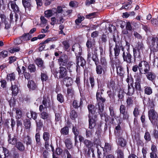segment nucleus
<instances>
[{"label":"nucleus","mask_w":158,"mask_h":158,"mask_svg":"<svg viewBox=\"0 0 158 158\" xmlns=\"http://www.w3.org/2000/svg\"><path fill=\"white\" fill-rule=\"evenodd\" d=\"M120 50L122 51L123 52L124 50V47L122 44L115 45L114 48L115 57H114L111 52H110V62L112 66H113L114 64H117V61H119L117 59V57L119 55Z\"/></svg>","instance_id":"1"},{"label":"nucleus","mask_w":158,"mask_h":158,"mask_svg":"<svg viewBox=\"0 0 158 158\" xmlns=\"http://www.w3.org/2000/svg\"><path fill=\"white\" fill-rule=\"evenodd\" d=\"M72 50L75 52L77 63L78 64V63L80 62V65L83 67L85 65L86 62L84 59L81 56V55L82 50L80 45L78 44H74L73 46Z\"/></svg>","instance_id":"2"},{"label":"nucleus","mask_w":158,"mask_h":158,"mask_svg":"<svg viewBox=\"0 0 158 158\" xmlns=\"http://www.w3.org/2000/svg\"><path fill=\"white\" fill-rule=\"evenodd\" d=\"M6 78L7 80H10L11 83V90L12 94L14 96L17 95L18 92L19 83L18 81L15 80V76L14 73L7 74Z\"/></svg>","instance_id":"3"},{"label":"nucleus","mask_w":158,"mask_h":158,"mask_svg":"<svg viewBox=\"0 0 158 158\" xmlns=\"http://www.w3.org/2000/svg\"><path fill=\"white\" fill-rule=\"evenodd\" d=\"M0 17L1 19V29H3L7 32L9 31L11 28L10 22L4 15L1 14Z\"/></svg>","instance_id":"4"},{"label":"nucleus","mask_w":158,"mask_h":158,"mask_svg":"<svg viewBox=\"0 0 158 158\" xmlns=\"http://www.w3.org/2000/svg\"><path fill=\"white\" fill-rule=\"evenodd\" d=\"M149 119L153 125H156L158 121V114L154 109H149L148 112Z\"/></svg>","instance_id":"5"},{"label":"nucleus","mask_w":158,"mask_h":158,"mask_svg":"<svg viewBox=\"0 0 158 158\" xmlns=\"http://www.w3.org/2000/svg\"><path fill=\"white\" fill-rule=\"evenodd\" d=\"M79 63H78V64L76 63L77 65L75 63L72 61H69L67 63L66 65V68L69 70L70 73V76L73 77V73L76 70V72H77L78 68L80 67L79 65Z\"/></svg>","instance_id":"6"},{"label":"nucleus","mask_w":158,"mask_h":158,"mask_svg":"<svg viewBox=\"0 0 158 158\" xmlns=\"http://www.w3.org/2000/svg\"><path fill=\"white\" fill-rule=\"evenodd\" d=\"M140 74H146L150 70V67L148 62L142 61L138 64Z\"/></svg>","instance_id":"7"},{"label":"nucleus","mask_w":158,"mask_h":158,"mask_svg":"<svg viewBox=\"0 0 158 158\" xmlns=\"http://www.w3.org/2000/svg\"><path fill=\"white\" fill-rule=\"evenodd\" d=\"M150 48L154 52L158 51V37L156 36L152 37L150 44Z\"/></svg>","instance_id":"8"},{"label":"nucleus","mask_w":158,"mask_h":158,"mask_svg":"<svg viewBox=\"0 0 158 158\" xmlns=\"http://www.w3.org/2000/svg\"><path fill=\"white\" fill-rule=\"evenodd\" d=\"M132 27L131 23L129 22H127L126 24V29L123 30L122 31V33L123 35H126L129 37H131L132 35Z\"/></svg>","instance_id":"9"},{"label":"nucleus","mask_w":158,"mask_h":158,"mask_svg":"<svg viewBox=\"0 0 158 158\" xmlns=\"http://www.w3.org/2000/svg\"><path fill=\"white\" fill-rule=\"evenodd\" d=\"M129 48H128L127 51L125 50L122 54V56L124 61H125L129 64L131 63L132 56L129 51Z\"/></svg>","instance_id":"10"},{"label":"nucleus","mask_w":158,"mask_h":158,"mask_svg":"<svg viewBox=\"0 0 158 158\" xmlns=\"http://www.w3.org/2000/svg\"><path fill=\"white\" fill-rule=\"evenodd\" d=\"M68 61V56L65 54L62 55L58 60V64L60 67L65 66Z\"/></svg>","instance_id":"11"},{"label":"nucleus","mask_w":158,"mask_h":158,"mask_svg":"<svg viewBox=\"0 0 158 158\" xmlns=\"http://www.w3.org/2000/svg\"><path fill=\"white\" fill-rule=\"evenodd\" d=\"M103 90L101 88H98L96 94V98L98 103H104L106 101L105 98L102 96Z\"/></svg>","instance_id":"12"},{"label":"nucleus","mask_w":158,"mask_h":158,"mask_svg":"<svg viewBox=\"0 0 158 158\" xmlns=\"http://www.w3.org/2000/svg\"><path fill=\"white\" fill-rule=\"evenodd\" d=\"M43 138L45 141V147L47 149L49 146V140L50 138L49 133L47 132H44L43 134Z\"/></svg>","instance_id":"13"},{"label":"nucleus","mask_w":158,"mask_h":158,"mask_svg":"<svg viewBox=\"0 0 158 158\" xmlns=\"http://www.w3.org/2000/svg\"><path fill=\"white\" fill-rule=\"evenodd\" d=\"M89 128L90 129H93L96 125V121L95 115L91 116L90 114H89Z\"/></svg>","instance_id":"14"},{"label":"nucleus","mask_w":158,"mask_h":158,"mask_svg":"<svg viewBox=\"0 0 158 158\" xmlns=\"http://www.w3.org/2000/svg\"><path fill=\"white\" fill-rule=\"evenodd\" d=\"M8 142L9 143L12 145L15 144L17 141L16 137L12 133L8 134Z\"/></svg>","instance_id":"15"},{"label":"nucleus","mask_w":158,"mask_h":158,"mask_svg":"<svg viewBox=\"0 0 158 158\" xmlns=\"http://www.w3.org/2000/svg\"><path fill=\"white\" fill-rule=\"evenodd\" d=\"M59 69V70L58 71L59 73V78H64L67 76V71L66 68L65 67H60Z\"/></svg>","instance_id":"16"},{"label":"nucleus","mask_w":158,"mask_h":158,"mask_svg":"<svg viewBox=\"0 0 158 158\" xmlns=\"http://www.w3.org/2000/svg\"><path fill=\"white\" fill-rule=\"evenodd\" d=\"M8 7L10 6L15 13L18 12L19 11V7L14 1H9L8 4Z\"/></svg>","instance_id":"17"},{"label":"nucleus","mask_w":158,"mask_h":158,"mask_svg":"<svg viewBox=\"0 0 158 158\" xmlns=\"http://www.w3.org/2000/svg\"><path fill=\"white\" fill-rule=\"evenodd\" d=\"M95 65L96 66V71L98 74L101 75L103 72V73H105L106 68H104L99 64Z\"/></svg>","instance_id":"18"},{"label":"nucleus","mask_w":158,"mask_h":158,"mask_svg":"<svg viewBox=\"0 0 158 158\" xmlns=\"http://www.w3.org/2000/svg\"><path fill=\"white\" fill-rule=\"evenodd\" d=\"M118 61H117V64H114L116 66L117 73L120 76H122L124 73V71L123 67L119 64H118Z\"/></svg>","instance_id":"19"},{"label":"nucleus","mask_w":158,"mask_h":158,"mask_svg":"<svg viewBox=\"0 0 158 158\" xmlns=\"http://www.w3.org/2000/svg\"><path fill=\"white\" fill-rule=\"evenodd\" d=\"M133 52L134 61H135L136 59H137L138 60H141V56L140 51H137L136 48H133Z\"/></svg>","instance_id":"20"},{"label":"nucleus","mask_w":158,"mask_h":158,"mask_svg":"<svg viewBox=\"0 0 158 158\" xmlns=\"http://www.w3.org/2000/svg\"><path fill=\"white\" fill-rule=\"evenodd\" d=\"M19 19V15L16 13L11 12L10 15V22H13L15 21L17 23L18 19Z\"/></svg>","instance_id":"21"},{"label":"nucleus","mask_w":158,"mask_h":158,"mask_svg":"<svg viewBox=\"0 0 158 158\" xmlns=\"http://www.w3.org/2000/svg\"><path fill=\"white\" fill-rule=\"evenodd\" d=\"M146 74V76L148 80L154 82L156 77L155 74L152 72H148Z\"/></svg>","instance_id":"22"},{"label":"nucleus","mask_w":158,"mask_h":158,"mask_svg":"<svg viewBox=\"0 0 158 158\" xmlns=\"http://www.w3.org/2000/svg\"><path fill=\"white\" fill-rule=\"evenodd\" d=\"M23 141L24 143H26L27 146L31 145V139L29 134H27V135H24L23 137Z\"/></svg>","instance_id":"23"},{"label":"nucleus","mask_w":158,"mask_h":158,"mask_svg":"<svg viewBox=\"0 0 158 158\" xmlns=\"http://www.w3.org/2000/svg\"><path fill=\"white\" fill-rule=\"evenodd\" d=\"M83 101L82 99L81 98L79 101L76 100H74L73 102L72 105L74 108L77 109L78 107H81Z\"/></svg>","instance_id":"24"},{"label":"nucleus","mask_w":158,"mask_h":158,"mask_svg":"<svg viewBox=\"0 0 158 158\" xmlns=\"http://www.w3.org/2000/svg\"><path fill=\"white\" fill-rule=\"evenodd\" d=\"M23 42L29 40L32 37L31 35L29 33H24L20 36Z\"/></svg>","instance_id":"25"},{"label":"nucleus","mask_w":158,"mask_h":158,"mask_svg":"<svg viewBox=\"0 0 158 158\" xmlns=\"http://www.w3.org/2000/svg\"><path fill=\"white\" fill-rule=\"evenodd\" d=\"M23 5L26 9L27 8L30 9L31 6V0H22Z\"/></svg>","instance_id":"26"},{"label":"nucleus","mask_w":158,"mask_h":158,"mask_svg":"<svg viewBox=\"0 0 158 158\" xmlns=\"http://www.w3.org/2000/svg\"><path fill=\"white\" fill-rule=\"evenodd\" d=\"M89 114H90L91 116H94L96 111V108L94 105L90 104L88 106Z\"/></svg>","instance_id":"27"},{"label":"nucleus","mask_w":158,"mask_h":158,"mask_svg":"<svg viewBox=\"0 0 158 158\" xmlns=\"http://www.w3.org/2000/svg\"><path fill=\"white\" fill-rule=\"evenodd\" d=\"M27 86L31 90H35L37 88L36 84L32 80L29 81H28Z\"/></svg>","instance_id":"28"},{"label":"nucleus","mask_w":158,"mask_h":158,"mask_svg":"<svg viewBox=\"0 0 158 158\" xmlns=\"http://www.w3.org/2000/svg\"><path fill=\"white\" fill-rule=\"evenodd\" d=\"M140 106L138 105H136L135 106L134 110L133 111V114L135 118H137L140 112Z\"/></svg>","instance_id":"29"},{"label":"nucleus","mask_w":158,"mask_h":158,"mask_svg":"<svg viewBox=\"0 0 158 158\" xmlns=\"http://www.w3.org/2000/svg\"><path fill=\"white\" fill-rule=\"evenodd\" d=\"M98 113L102 117H103V112L104 109V104L103 103H98Z\"/></svg>","instance_id":"30"},{"label":"nucleus","mask_w":158,"mask_h":158,"mask_svg":"<svg viewBox=\"0 0 158 158\" xmlns=\"http://www.w3.org/2000/svg\"><path fill=\"white\" fill-rule=\"evenodd\" d=\"M83 143L85 145L89 150H90V149L91 148L93 145V143L92 142L87 139H85Z\"/></svg>","instance_id":"31"},{"label":"nucleus","mask_w":158,"mask_h":158,"mask_svg":"<svg viewBox=\"0 0 158 158\" xmlns=\"http://www.w3.org/2000/svg\"><path fill=\"white\" fill-rule=\"evenodd\" d=\"M113 39L115 43V45L122 44L121 42H120V38L117 35H113Z\"/></svg>","instance_id":"32"},{"label":"nucleus","mask_w":158,"mask_h":158,"mask_svg":"<svg viewBox=\"0 0 158 158\" xmlns=\"http://www.w3.org/2000/svg\"><path fill=\"white\" fill-rule=\"evenodd\" d=\"M35 62L39 67H40L43 69L44 68L43 60L40 58L36 59L35 60Z\"/></svg>","instance_id":"33"},{"label":"nucleus","mask_w":158,"mask_h":158,"mask_svg":"<svg viewBox=\"0 0 158 158\" xmlns=\"http://www.w3.org/2000/svg\"><path fill=\"white\" fill-rule=\"evenodd\" d=\"M41 118L44 120L46 121L50 120V117L48 114L45 112H42L41 114Z\"/></svg>","instance_id":"34"},{"label":"nucleus","mask_w":158,"mask_h":158,"mask_svg":"<svg viewBox=\"0 0 158 158\" xmlns=\"http://www.w3.org/2000/svg\"><path fill=\"white\" fill-rule=\"evenodd\" d=\"M144 92L145 94L150 95L152 93V89L150 86H145L144 87Z\"/></svg>","instance_id":"35"},{"label":"nucleus","mask_w":158,"mask_h":158,"mask_svg":"<svg viewBox=\"0 0 158 158\" xmlns=\"http://www.w3.org/2000/svg\"><path fill=\"white\" fill-rule=\"evenodd\" d=\"M118 144L122 147H125L127 144L126 140L122 138H118Z\"/></svg>","instance_id":"36"},{"label":"nucleus","mask_w":158,"mask_h":158,"mask_svg":"<svg viewBox=\"0 0 158 158\" xmlns=\"http://www.w3.org/2000/svg\"><path fill=\"white\" fill-rule=\"evenodd\" d=\"M100 64L104 68H107V63L104 57L101 56L100 58Z\"/></svg>","instance_id":"37"},{"label":"nucleus","mask_w":158,"mask_h":158,"mask_svg":"<svg viewBox=\"0 0 158 158\" xmlns=\"http://www.w3.org/2000/svg\"><path fill=\"white\" fill-rule=\"evenodd\" d=\"M16 147L20 151H23L25 149L24 145L22 143L20 142L16 143Z\"/></svg>","instance_id":"38"},{"label":"nucleus","mask_w":158,"mask_h":158,"mask_svg":"<svg viewBox=\"0 0 158 158\" xmlns=\"http://www.w3.org/2000/svg\"><path fill=\"white\" fill-rule=\"evenodd\" d=\"M64 81L65 82L66 85L67 86H69L71 85L73 83L72 78L70 77H66L64 78Z\"/></svg>","instance_id":"39"},{"label":"nucleus","mask_w":158,"mask_h":158,"mask_svg":"<svg viewBox=\"0 0 158 158\" xmlns=\"http://www.w3.org/2000/svg\"><path fill=\"white\" fill-rule=\"evenodd\" d=\"M41 80L43 82L44 81H46L48 78L47 72L46 71H43V73H41Z\"/></svg>","instance_id":"40"},{"label":"nucleus","mask_w":158,"mask_h":158,"mask_svg":"<svg viewBox=\"0 0 158 158\" xmlns=\"http://www.w3.org/2000/svg\"><path fill=\"white\" fill-rule=\"evenodd\" d=\"M92 58L93 61H94L95 65L99 64V59L98 58L97 54L95 52L94 55H92Z\"/></svg>","instance_id":"41"},{"label":"nucleus","mask_w":158,"mask_h":158,"mask_svg":"<svg viewBox=\"0 0 158 158\" xmlns=\"http://www.w3.org/2000/svg\"><path fill=\"white\" fill-rule=\"evenodd\" d=\"M65 143L68 149H70L72 147V143L70 139H67L65 140Z\"/></svg>","instance_id":"42"},{"label":"nucleus","mask_w":158,"mask_h":158,"mask_svg":"<svg viewBox=\"0 0 158 158\" xmlns=\"http://www.w3.org/2000/svg\"><path fill=\"white\" fill-rule=\"evenodd\" d=\"M144 138L145 140L147 142H148L151 141V139L150 133L147 130H146L145 132L144 135Z\"/></svg>","instance_id":"43"},{"label":"nucleus","mask_w":158,"mask_h":158,"mask_svg":"<svg viewBox=\"0 0 158 158\" xmlns=\"http://www.w3.org/2000/svg\"><path fill=\"white\" fill-rule=\"evenodd\" d=\"M94 45V40H92L91 39L88 40L86 43V46L87 47L89 48H91L93 45Z\"/></svg>","instance_id":"44"},{"label":"nucleus","mask_w":158,"mask_h":158,"mask_svg":"<svg viewBox=\"0 0 158 158\" xmlns=\"http://www.w3.org/2000/svg\"><path fill=\"white\" fill-rule=\"evenodd\" d=\"M61 133L64 135H67L69 133V129L68 127L65 126L61 129Z\"/></svg>","instance_id":"45"},{"label":"nucleus","mask_w":158,"mask_h":158,"mask_svg":"<svg viewBox=\"0 0 158 158\" xmlns=\"http://www.w3.org/2000/svg\"><path fill=\"white\" fill-rule=\"evenodd\" d=\"M28 69L31 73L35 72L36 71V67L34 64H30L28 66Z\"/></svg>","instance_id":"46"},{"label":"nucleus","mask_w":158,"mask_h":158,"mask_svg":"<svg viewBox=\"0 0 158 158\" xmlns=\"http://www.w3.org/2000/svg\"><path fill=\"white\" fill-rule=\"evenodd\" d=\"M118 158H124V153L123 151L119 148L116 150Z\"/></svg>","instance_id":"47"},{"label":"nucleus","mask_w":158,"mask_h":158,"mask_svg":"<svg viewBox=\"0 0 158 158\" xmlns=\"http://www.w3.org/2000/svg\"><path fill=\"white\" fill-rule=\"evenodd\" d=\"M35 138L36 143V144L39 145L41 144L40 135L39 132L36 133Z\"/></svg>","instance_id":"48"},{"label":"nucleus","mask_w":158,"mask_h":158,"mask_svg":"<svg viewBox=\"0 0 158 158\" xmlns=\"http://www.w3.org/2000/svg\"><path fill=\"white\" fill-rule=\"evenodd\" d=\"M94 132L93 129L89 130L87 129L86 131V136L87 138H91L92 136V134Z\"/></svg>","instance_id":"49"},{"label":"nucleus","mask_w":158,"mask_h":158,"mask_svg":"<svg viewBox=\"0 0 158 158\" xmlns=\"http://www.w3.org/2000/svg\"><path fill=\"white\" fill-rule=\"evenodd\" d=\"M16 111V117L17 119L20 118L22 116V112L21 110L18 108H15Z\"/></svg>","instance_id":"50"},{"label":"nucleus","mask_w":158,"mask_h":158,"mask_svg":"<svg viewBox=\"0 0 158 158\" xmlns=\"http://www.w3.org/2000/svg\"><path fill=\"white\" fill-rule=\"evenodd\" d=\"M24 124L26 129H29L31 126V123L29 119H26L24 120Z\"/></svg>","instance_id":"51"},{"label":"nucleus","mask_w":158,"mask_h":158,"mask_svg":"<svg viewBox=\"0 0 158 158\" xmlns=\"http://www.w3.org/2000/svg\"><path fill=\"white\" fill-rule=\"evenodd\" d=\"M22 43L23 41L20 36L16 38L14 41V43L16 45L21 44Z\"/></svg>","instance_id":"52"},{"label":"nucleus","mask_w":158,"mask_h":158,"mask_svg":"<svg viewBox=\"0 0 158 158\" xmlns=\"http://www.w3.org/2000/svg\"><path fill=\"white\" fill-rule=\"evenodd\" d=\"M42 102L45 108H47L50 106V102L48 101L45 98H44Z\"/></svg>","instance_id":"53"},{"label":"nucleus","mask_w":158,"mask_h":158,"mask_svg":"<svg viewBox=\"0 0 158 158\" xmlns=\"http://www.w3.org/2000/svg\"><path fill=\"white\" fill-rule=\"evenodd\" d=\"M111 145L110 143H106L103 150L106 152H109L111 150Z\"/></svg>","instance_id":"54"},{"label":"nucleus","mask_w":158,"mask_h":158,"mask_svg":"<svg viewBox=\"0 0 158 158\" xmlns=\"http://www.w3.org/2000/svg\"><path fill=\"white\" fill-rule=\"evenodd\" d=\"M62 44L65 50H67L69 49L70 47V45L69 41L64 40L62 42Z\"/></svg>","instance_id":"55"},{"label":"nucleus","mask_w":158,"mask_h":158,"mask_svg":"<svg viewBox=\"0 0 158 158\" xmlns=\"http://www.w3.org/2000/svg\"><path fill=\"white\" fill-rule=\"evenodd\" d=\"M77 114L74 110H72L71 111L70 113V117L72 119H75L77 117Z\"/></svg>","instance_id":"56"},{"label":"nucleus","mask_w":158,"mask_h":158,"mask_svg":"<svg viewBox=\"0 0 158 158\" xmlns=\"http://www.w3.org/2000/svg\"><path fill=\"white\" fill-rule=\"evenodd\" d=\"M126 102L127 104V106H130L132 105L133 104V101L131 97H128L127 99Z\"/></svg>","instance_id":"57"},{"label":"nucleus","mask_w":158,"mask_h":158,"mask_svg":"<svg viewBox=\"0 0 158 158\" xmlns=\"http://www.w3.org/2000/svg\"><path fill=\"white\" fill-rule=\"evenodd\" d=\"M127 94L129 95H132L134 92V89L133 87H130L129 85L128 87Z\"/></svg>","instance_id":"58"},{"label":"nucleus","mask_w":158,"mask_h":158,"mask_svg":"<svg viewBox=\"0 0 158 158\" xmlns=\"http://www.w3.org/2000/svg\"><path fill=\"white\" fill-rule=\"evenodd\" d=\"M143 48V45L142 43L139 42L138 43L136 47L135 48L137 51H140L142 50Z\"/></svg>","instance_id":"59"},{"label":"nucleus","mask_w":158,"mask_h":158,"mask_svg":"<svg viewBox=\"0 0 158 158\" xmlns=\"http://www.w3.org/2000/svg\"><path fill=\"white\" fill-rule=\"evenodd\" d=\"M72 131L75 135V136H78L79 133V131L77 127H76V126H73L72 128Z\"/></svg>","instance_id":"60"},{"label":"nucleus","mask_w":158,"mask_h":158,"mask_svg":"<svg viewBox=\"0 0 158 158\" xmlns=\"http://www.w3.org/2000/svg\"><path fill=\"white\" fill-rule=\"evenodd\" d=\"M109 109L110 112V115L112 117L115 118L116 117V114L114 110L113 107L110 106L109 107Z\"/></svg>","instance_id":"61"},{"label":"nucleus","mask_w":158,"mask_h":158,"mask_svg":"<svg viewBox=\"0 0 158 158\" xmlns=\"http://www.w3.org/2000/svg\"><path fill=\"white\" fill-rule=\"evenodd\" d=\"M45 16L47 18L50 17L52 15V11L51 10L45 11L44 12Z\"/></svg>","instance_id":"62"},{"label":"nucleus","mask_w":158,"mask_h":158,"mask_svg":"<svg viewBox=\"0 0 158 158\" xmlns=\"http://www.w3.org/2000/svg\"><path fill=\"white\" fill-rule=\"evenodd\" d=\"M133 35L135 38L140 40H142L143 39L142 36L136 31H134Z\"/></svg>","instance_id":"63"},{"label":"nucleus","mask_w":158,"mask_h":158,"mask_svg":"<svg viewBox=\"0 0 158 158\" xmlns=\"http://www.w3.org/2000/svg\"><path fill=\"white\" fill-rule=\"evenodd\" d=\"M8 52L4 50L0 52V58H4L8 56Z\"/></svg>","instance_id":"64"}]
</instances>
